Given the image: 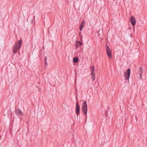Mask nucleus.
I'll return each mask as SVG.
<instances>
[{
	"mask_svg": "<svg viewBox=\"0 0 147 147\" xmlns=\"http://www.w3.org/2000/svg\"><path fill=\"white\" fill-rule=\"evenodd\" d=\"M130 74V69H128L125 72L124 75L125 80H129Z\"/></svg>",
	"mask_w": 147,
	"mask_h": 147,
	"instance_id": "3",
	"label": "nucleus"
},
{
	"mask_svg": "<svg viewBox=\"0 0 147 147\" xmlns=\"http://www.w3.org/2000/svg\"><path fill=\"white\" fill-rule=\"evenodd\" d=\"M76 112L78 115L80 114V108L79 104L78 102H76Z\"/></svg>",
	"mask_w": 147,
	"mask_h": 147,
	"instance_id": "5",
	"label": "nucleus"
},
{
	"mask_svg": "<svg viewBox=\"0 0 147 147\" xmlns=\"http://www.w3.org/2000/svg\"><path fill=\"white\" fill-rule=\"evenodd\" d=\"M130 22L133 26L135 25L136 23L135 18L134 16H131L130 18Z\"/></svg>",
	"mask_w": 147,
	"mask_h": 147,
	"instance_id": "6",
	"label": "nucleus"
},
{
	"mask_svg": "<svg viewBox=\"0 0 147 147\" xmlns=\"http://www.w3.org/2000/svg\"><path fill=\"white\" fill-rule=\"evenodd\" d=\"M85 22L84 20H83L81 23L80 26V31H81L83 29V28L84 26Z\"/></svg>",
	"mask_w": 147,
	"mask_h": 147,
	"instance_id": "9",
	"label": "nucleus"
},
{
	"mask_svg": "<svg viewBox=\"0 0 147 147\" xmlns=\"http://www.w3.org/2000/svg\"><path fill=\"white\" fill-rule=\"evenodd\" d=\"M106 53L109 58L110 59H111L112 57L111 51L107 45H106Z\"/></svg>",
	"mask_w": 147,
	"mask_h": 147,
	"instance_id": "4",
	"label": "nucleus"
},
{
	"mask_svg": "<svg viewBox=\"0 0 147 147\" xmlns=\"http://www.w3.org/2000/svg\"><path fill=\"white\" fill-rule=\"evenodd\" d=\"M78 60V58L77 57H75L73 59V61L75 63H77Z\"/></svg>",
	"mask_w": 147,
	"mask_h": 147,
	"instance_id": "13",
	"label": "nucleus"
},
{
	"mask_svg": "<svg viewBox=\"0 0 147 147\" xmlns=\"http://www.w3.org/2000/svg\"><path fill=\"white\" fill-rule=\"evenodd\" d=\"M82 43L80 41H77L76 43V48H78V46H80L82 45Z\"/></svg>",
	"mask_w": 147,
	"mask_h": 147,
	"instance_id": "12",
	"label": "nucleus"
},
{
	"mask_svg": "<svg viewBox=\"0 0 147 147\" xmlns=\"http://www.w3.org/2000/svg\"><path fill=\"white\" fill-rule=\"evenodd\" d=\"M47 59V58L46 57L45 59V64H46V63H47V62H46Z\"/></svg>",
	"mask_w": 147,
	"mask_h": 147,
	"instance_id": "14",
	"label": "nucleus"
},
{
	"mask_svg": "<svg viewBox=\"0 0 147 147\" xmlns=\"http://www.w3.org/2000/svg\"><path fill=\"white\" fill-rule=\"evenodd\" d=\"M22 43V40H18L15 43L13 49V53H16L17 51L20 48Z\"/></svg>",
	"mask_w": 147,
	"mask_h": 147,
	"instance_id": "1",
	"label": "nucleus"
},
{
	"mask_svg": "<svg viewBox=\"0 0 147 147\" xmlns=\"http://www.w3.org/2000/svg\"><path fill=\"white\" fill-rule=\"evenodd\" d=\"M82 109L84 113L86 115L87 113L88 110L87 105L86 102L84 101L82 105Z\"/></svg>",
	"mask_w": 147,
	"mask_h": 147,
	"instance_id": "2",
	"label": "nucleus"
},
{
	"mask_svg": "<svg viewBox=\"0 0 147 147\" xmlns=\"http://www.w3.org/2000/svg\"><path fill=\"white\" fill-rule=\"evenodd\" d=\"M95 68L94 66H92L90 67V70L91 71V74L94 73Z\"/></svg>",
	"mask_w": 147,
	"mask_h": 147,
	"instance_id": "10",
	"label": "nucleus"
},
{
	"mask_svg": "<svg viewBox=\"0 0 147 147\" xmlns=\"http://www.w3.org/2000/svg\"><path fill=\"white\" fill-rule=\"evenodd\" d=\"M143 72V68L140 67L139 69V72L138 74L140 76V78L141 79L142 77V74Z\"/></svg>",
	"mask_w": 147,
	"mask_h": 147,
	"instance_id": "7",
	"label": "nucleus"
},
{
	"mask_svg": "<svg viewBox=\"0 0 147 147\" xmlns=\"http://www.w3.org/2000/svg\"><path fill=\"white\" fill-rule=\"evenodd\" d=\"M91 78L92 79V80L93 81H94L95 80V73H92L91 74Z\"/></svg>",
	"mask_w": 147,
	"mask_h": 147,
	"instance_id": "11",
	"label": "nucleus"
},
{
	"mask_svg": "<svg viewBox=\"0 0 147 147\" xmlns=\"http://www.w3.org/2000/svg\"><path fill=\"white\" fill-rule=\"evenodd\" d=\"M16 114L18 116H20L22 115L23 113L22 111L20 109H17L16 111Z\"/></svg>",
	"mask_w": 147,
	"mask_h": 147,
	"instance_id": "8",
	"label": "nucleus"
}]
</instances>
